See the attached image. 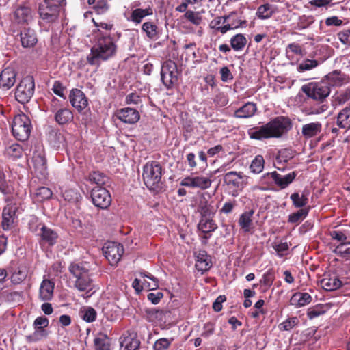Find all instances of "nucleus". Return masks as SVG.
<instances>
[{
	"label": "nucleus",
	"mask_w": 350,
	"mask_h": 350,
	"mask_svg": "<svg viewBox=\"0 0 350 350\" xmlns=\"http://www.w3.org/2000/svg\"><path fill=\"white\" fill-rule=\"evenodd\" d=\"M293 128V121L286 116H278L262 126H254L247 131L250 139L263 140L281 138Z\"/></svg>",
	"instance_id": "f257e3e1"
},
{
	"label": "nucleus",
	"mask_w": 350,
	"mask_h": 350,
	"mask_svg": "<svg viewBox=\"0 0 350 350\" xmlns=\"http://www.w3.org/2000/svg\"><path fill=\"white\" fill-rule=\"evenodd\" d=\"M301 91L317 103L308 108V114H320L329 109L326 98L330 94V88L325 81L310 82L301 87Z\"/></svg>",
	"instance_id": "f03ea898"
},
{
	"label": "nucleus",
	"mask_w": 350,
	"mask_h": 350,
	"mask_svg": "<svg viewBox=\"0 0 350 350\" xmlns=\"http://www.w3.org/2000/svg\"><path fill=\"white\" fill-rule=\"evenodd\" d=\"M117 51V45L113 38L109 35L98 36L95 44L92 47L87 61L92 66H99L100 61H106L113 57Z\"/></svg>",
	"instance_id": "7ed1b4c3"
},
{
	"label": "nucleus",
	"mask_w": 350,
	"mask_h": 350,
	"mask_svg": "<svg viewBox=\"0 0 350 350\" xmlns=\"http://www.w3.org/2000/svg\"><path fill=\"white\" fill-rule=\"evenodd\" d=\"M69 272L75 278L74 286L80 292H84V298L90 297L93 289L92 280L90 274V265L86 262H72L68 267Z\"/></svg>",
	"instance_id": "20e7f679"
},
{
	"label": "nucleus",
	"mask_w": 350,
	"mask_h": 350,
	"mask_svg": "<svg viewBox=\"0 0 350 350\" xmlns=\"http://www.w3.org/2000/svg\"><path fill=\"white\" fill-rule=\"evenodd\" d=\"M162 167L156 161L147 162L143 167L142 178L145 185L150 190H157L161 188Z\"/></svg>",
	"instance_id": "39448f33"
},
{
	"label": "nucleus",
	"mask_w": 350,
	"mask_h": 350,
	"mask_svg": "<svg viewBox=\"0 0 350 350\" xmlns=\"http://www.w3.org/2000/svg\"><path fill=\"white\" fill-rule=\"evenodd\" d=\"M31 122L29 118L24 113H21L14 117L12 124L13 135L18 141L24 142L30 136L31 131Z\"/></svg>",
	"instance_id": "423d86ee"
},
{
	"label": "nucleus",
	"mask_w": 350,
	"mask_h": 350,
	"mask_svg": "<svg viewBox=\"0 0 350 350\" xmlns=\"http://www.w3.org/2000/svg\"><path fill=\"white\" fill-rule=\"evenodd\" d=\"M35 91V82L34 79L31 75H27L23 77L18 84L15 90L16 100L21 103H27Z\"/></svg>",
	"instance_id": "0eeeda50"
},
{
	"label": "nucleus",
	"mask_w": 350,
	"mask_h": 350,
	"mask_svg": "<svg viewBox=\"0 0 350 350\" xmlns=\"http://www.w3.org/2000/svg\"><path fill=\"white\" fill-rule=\"evenodd\" d=\"M178 75L177 65L174 61L168 59L163 63L161 69V79L167 90L173 88L178 83Z\"/></svg>",
	"instance_id": "6e6552de"
},
{
	"label": "nucleus",
	"mask_w": 350,
	"mask_h": 350,
	"mask_svg": "<svg viewBox=\"0 0 350 350\" xmlns=\"http://www.w3.org/2000/svg\"><path fill=\"white\" fill-rule=\"evenodd\" d=\"M65 7L63 5H58L54 2H47L43 0V2L39 4L38 14L40 18L46 23H53L57 21L60 9Z\"/></svg>",
	"instance_id": "1a4fd4ad"
},
{
	"label": "nucleus",
	"mask_w": 350,
	"mask_h": 350,
	"mask_svg": "<svg viewBox=\"0 0 350 350\" xmlns=\"http://www.w3.org/2000/svg\"><path fill=\"white\" fill-rule=\"evenodd\" d=\"M93 204L102 209L107 208L111 203V197L108 190L100 186H95L91 191Z\"/></svg>",
	"instance_id": "9d476101"
},
{
	"label": "nucleus",
	"mask_w": 350,
	"mask_h": 350,
	"mask_svg": "<svg viewBox=\"0 0 350 350\" xmlns=\"http://www.w3.org/2000/svg\"><path fill=\"white\" fill-rule=\"evenodd\" d=\"M31 161L35 173L45 178L48 174L47 162L44 150L41 146L33 151Z\"/></svg>",
	"instance_id": "9b49d317"
},
{
	"label": "nucleus",
	"mask_w": 350,
	"mask_h": 350,
	"mask_svg": "<svg viewBox=\"0 0 350 350\" xmlns=\"http://www.w3.org/2000/svg\"><path fill=\"white\" fill-rule=\"evenodd\" d=\"M105 258L111 265H116L124 253L122 245L116 242H107L103 247Z\"/></svg>",
	"instance_id": "f8f14e48"
},
{
	"label": "nucleus",
	"mask_w": 350,
	"mask_h": 350,
	"mask_svg": "<svg viewBox=\"0 0 350 350\" xmlns=\"http://www.w3.org/2000/svg\"><path fill=\"white\" fill-rule=\"evenodd\" d=\"M212 181L210 178L203 176H187L180 182V185L190 187L199 188L202 190L208 189L211 185Z\"/></svg>",
	"instance_id": "ddd939ff"
},
{
	"label": "nucleus",
	"mask_w": 350,
	"mask_h": 350,
	"mask_svg": "<svg viewBox=\"0 0 350 350\" xmlns=\"http://www.w3.org/2000/svg\"><path fill=\"white\" fill-rule=\"evenodd\" d=\"M69 100L71 105L79 112L88 107V98L84 92L77 88H73L70 91Z\"/></svg>",
	"instance_id": "4468645a"
},
{
	"label": "nucleus",
	"mask_w": 350,
	"mask_h": 350,
	"mask_svg": "<svg viewBox=\"0 0 350 350\" xmlns=\"http://www.w3.org/2000/svg\"><path fill=\"white\" fill-rule=\"evenodd\" d=\"M224 22L226 24L221 30L229 31L239 27H246L247 21L241 19L236 12H231L229 14L224 16Z\"/></svg>",
	"instance_id": "2eb2a0df"
},
{
	"label": "nucleus",
	"mask_w": 350,
	"mask_h": 350,
	"mask_svg": "<svg viewBox=\"0 0 350 350\" xmlns=\"http://www.w3.org/2000/svg\"><path fill=\"white\" fill-rule=\"evenodd\" d=\"M116 116L122 122L130 124L136 123L140 118L139 111L131 107L118 110Z\"/></svg>",
	"instance_id": "dca6fc26"
},
{
	"label": "nucleus",
	"mask_w": 350,
	"mask_h": 350,
	"mask_svg": "<svg viewBox=\"0 0 350 350\" xmlns=\"http://www.w3.org/2000/svg\"><path fill=\"white\" fill-rule=\"evenodd\" d=\"M38 235L40 237V245L47 244L49 246L54 245L57 241V233L45 225H42Z\"/></svg>",
	"instance_id": "f3484780"
},
{
	"label": "nucleus",
	"mask_w": 350,
	"mask_h": 350,
	"mask_svg": "<svg viewBox=\"0 0 350 350\" xmlns=\"http://www.w3.org/2000/svg\"><path fill=\"white\" fill-rule=\"evenodd\" d=\"M33 19V10L29 6L22 5L14 12V21L19 25H26Z\"/></svg>",
	"instance_id": "a211bd4d"
},
{
	"label": "nucleus",
	"mask_w": 350,
	"mask_h": 350,
	"mask_svg": "<svg viewBox=\"0 0 350 350\" xmlns=\"http://www.w3.org/2000/svg\"><path fill=\"white\" fill-rule=\"evenodd\" d=\"M275 183L281 189L286 188L295 179L297 172L293 171L285 176H282L276 171L272 172L268 174Z\"/></svg>",
	"instance_id": "6ab92c4d"
},
{
	"label": "nucleus",
	"mask_w": 350,
	"mask_h": 350,
	"mask_svg": "<svg viewBox=\"0 0 350 350\" xmlns=\"http://www.w3.org/2000/svg\"><path fill=\"white\" fill-rule=\"evenodd\" d=\"M196 268L202 273L208 271L212 267L211 257L205 250H200L196 256Z\"/></svg>",
	"instance_id": "aec40b11"
},
{
	"label": "nucleus",
	"mask_w": 350,
	"mask_h": 350,
	"mask_svg": "<svg viewBox=\"0 0 350 350\" xmlns=\"http://www.w3.org/2000/svg\"><path fill=\"white\" fill-rule=\"evenodd\" d=\"M16 211V207L12 204H8L3 208L1 222L3 230H8L12 227L15 218Z\"/></svg>",
	"instance_id": "412c9836"
},
{
	"label": "nucleus",
	"mask_w": 350,
	"mask_h": 350,
	"mask_svg": "<svg viewBox=\"0 0 350 350\" xmlns=\"http://www.w3.org/2000/svg\"><path fill=\"white\" fill-rule=\"evenodd\" d=\"M243 177L242 172L230 171L225 174L224 176V181L228 186L241 190L243 187L241 182Z\"/></svg>",
	"instance_id": "4be33fe9"
},
{
	"label": "nucleus",
	"mask_w": 350,
	"mask_h": 350,
	"mask_svg": "<svg viewBox=\"0 0 350 350\" xmlns=\"http://www.w3.org/2000/svg\"><path fill=\"white\" fill-rule=\"evenodd\" d=\"M257 105L253 102H247L237 109L233 116L236 118H249L255 115L257 111Z\"/></svg>",
	"instance_id": "5701e85b"
},
{
	"label": "nucleus",
	"mask_w": 350,
	"mask_h": 350,
	"mask_svg": "<svg viewBox=\"0 0 350 350\" xmlns=\"http://www.w3.org/2000/svg\"><path fill=\"white\" fill-rule=\"evenodd\" d=\"M16 72L12 68H5L0 74V86L10 89L16 82Z\"/></svg>",
	"instance_id": "b1692460"
},
{
	"label": "nucleus",
	"mask_w": 350,
	"mask_h": 350,
	"mask_svg": "<svg viewBox=\"0 0 350 350\" xmlns=\"http://www.w3.org/2000/svg\"><path fill=\"white\" fill-rule=\"evenodd\" d=\"M55 284L48 279H44L39 289V298L42 301H50L53 296Z\"/></svg>",
	"instance_id": "393cba45"
},
{
	"label": "nucleus",
	"mask_w": 350,
	"mask_h": 350,
	"mask_svg": "<svg viewBox=\"0 0 350 350\" xmlns=\"http://www.w3.org/2000/svg\"><path fill=\"white\" fill-rule=\"evenodd\" d=\"M37 37L34 30L30 28L24 29L21 32V45L24 48H31L37 43Z\"/></svg>",
	"instance_id": "a878e982"
},
{
	"label": "nucleus",
	"mask_w": 350,
	"mask_h": 350,
	"mask_svg": "<svg viewBox=\"0 0 350 350\" xmlns=\"http://www.w3.org/2000/svg\"><path fill=\"white\" fill-rule=\"evenodd\" d=\"M10 273V280L14 284H19L24 281L27 275V271L25 266L12 267L9 269Z\"/></svg>",
	"instance_id": "bb28decb"
},
{
	"label": "nucleus",
	"mask_w": 350,
	"mask_h": 350,
	"mask_svg": "<svg viewBox=\"0 0 350 350\" xmlns=\"http://www.w3.org/2000/svg\"><path fill=\"white\" fill-rule=\"evenodd\" d=\"M321 130L322 124L321 122H310L303 125L301 133L305 138L310 139L319 134L321 132Z\"/></svg>",
	"instance_id": "cd10ccee"
},
{
	"label": "nucleus",
	"mask_w": 350,
	"mask_h": 350,
	"mask_svg": "<svg viewBox=\"0 0 350 350\" xmlns=\"http://www.w3.org/2000/svg\"><path fill=\"white\" fill-rule=\"evenodd\" d=\"M54 113V119L59 125L68 124L72 122L74 118L72 111L67 107H64Z\"/></svg>",
	"instance_id": "c85d7f7f"
},
{
	"label": "nucleus",
	"mask_w": 350,
	"mask_h": 350,
	"mask_svg": "<svg viewBox=\"0 0 350 350\" xmlns=\"http://www.w3.org/2000/svg\"><path fill=\"white\" fill-rule=\"evenodd\" d=\"M203 234H208L215 231L218 226L212 217H201L197 226Z\"/></svg>",
	"instance_id": "c756f323"
},
{
	"label": "nucleus",
	"mask_w": 350,
	"mask_h": 350,
	"mask_svg": "<svg viewBox=\"0 0 350 350\" xmlns=\"http://www.w3.org/2000/svg\"><path fill=\"white\" fill-rule=\"evenodd\" d=\"M254 213L253 210H250L243 213L239 217V225L245 232H249L253 227L252 216Z\"/></svg>",
	"instance_id": "7c9ffc66"
},
{
	"label": "nucleus",
	"mask_w": 350,
	"mask_h": 350,
	"mask_svg": "<svg viewBox=\"0 0 350 350\" xmlns=\"http://www.w3.org/2000/svg\"><path fill=\"white\" fill-rule=\"evenodd\" d=\"M338 127L348 130L350 129V105L342 109L336 118Z\"/></svg>",
	"instance_id": "2f4dec72"
},
{
	"label": "nucleus",
	"mask_w": 350,
	"mask_h": 350,
	"mask_svg": "<svg viewBox=\"0 0 350 350\" xmlns=\"http://www.w3.org/2000/svg\"><path fill=\"white\" fill-rule=\"evenodd\" d=\"M344 75L340 70H334L329 74H327L325 77V79L323 81H325L326 83L328 84L329 87L330 86H340L345 82Z\"/></svg>",
	"instance_id": "473e14b6"
},
{
	"label": "nucleus",
	"mask_w": 350,
	"mask_h": 350,
	"mask_svg": "<svg viewBox=\"0 0 350 350\" xmlns=\"http://www.w3.org/2000/svg\"><path fill=\"white\" fill-rule=\"evenodd\" d=\"M322 287L327 291H335L342 286V282L336 276H325L321 280Z\"/></svg>",
	"instance_id": "72a5a7b5"
},
{
	"label": "nucleus",
	"mask_w": 350,
	"mask_h": 350,
	"mask_svg": "<svg viewBox=\"0 0 350 350\" xmlns=\"http://www.w3.org/2000/svg\"><path fill=\"white\" fill-rule=\"evenodd\" d=\"M312 300L310 295L308 293L297 292L293 295L290 302L295 307H301L309 304Z\"/></svg>",
	"instance_id": "f704fd0d"
},
{
	"label": "nucleus",
	"mask_w": 350,
	"mask_h": 350,
	"mask_svg": "<svg viewBox=\"0 0 350 350\" xmlns=\"http://www.w3.org/2000/svg\"><path fill=\"white\" fill-rule=\"evenodd\" d=\"M96 350H110V339L105 334L100 332L94 340Z\"/></svg>",
	"instance_id": "c9c22d12"
},
{
	"label": "nucleus",
	"mask_w": 350,
	"mask_h": 350,
	"mask_svg": "<svg viewBox=\"0 0 350 350\" xmlns=\"http://www.w3.org/2000/svg\"><path fill=\"white\" fill-rule=\"evenodd\" d=\"M53 193L51 190L46 187H40L37 188L33 193V198L37 202H42L51 198Z\"/></svg>",
	"instance_id": "e433bc0d"
},
{
	"label": "nucleus",
	"mask_w": 350,
	"mask_h": 350,
	"mask_svg": "<svg viewBox=\"0 0 350 350\" xmlns=\"http://www.w3.org/2000/svg\"><path fill=\"white\" fill-rule=\"evenodd\" d=\"M151 14H152V10L150 8L145 9L137 8L131 12V20L133 23L139 24L144 17Z\"/></svg>",
	"instance_id": "4c0bfd02"
},
{
	"label": "nucleus",
	"mask_w": 350,
	"mask_h": 350,
	"mask_svg": "<svg viewBox=\"0 0 350 350\" xmlns=\"http://www.w3.org/2000/svg\"><path fill=\"white\" fill-rule=\"evenodd\" d=\"M34 332L26 336L27 341L29 342H36L42 339L46 338L49 336V332L46 329L40 327H33Z\"/></svg>",
	"instance_id": "58836bf2"
},
{
	"label": "nucleus",
	"mask_w": 350,
	"mask_h": 350,
	"mask_svg": "<svg viewBox=\"0 0 350 350\" xmlns=\"http://www.w3.org/2000/svg\"><path fill=\"white\" fill-rule=\"evenodd\" d=\"M231 47L235 51H242L247 44L246 38L241 33L236 34L230 40Z\"/></svg>",
	"instance_id": "ea45409f"
},
{
	"label": "nucleus",
	"mask_w": 350,
	"mask_h": 350,
	"mask_svg": "<svg viewBox=\"0 0 350 350\" xmlns=\"http://www.w3.org/2000/svg\"><path fill=\"white\" fill-rule=\"evenodd\" d=\"M198 211L201 217H212L214 215V213L211 211V206L208 204L207 200L204 197L200 200Z\"/></svg>",
	"instance_id": "a19ab883"
},
{
	"label": "nucleus",
	"mask_w": 350,
	"mask_h": 350,
	"mask_svg": "<svg viewBox=\"0 0 350 350\" xmlns=\"http://www.w3.org/2000/svg\"><path fill=\"white\" fill-rule=\"evenodd\" d=\"M107 180V176H106L103 173L96 171L90 173L88 177V180L91 183L95 184L96 186L100 187L105 185Z\"/></svg>",
	"instance_id": "79ce46f5"
},
{
	"label": "nucleus",
	"mask_w": 350,
	"mask_h": 350,
	"mask_svg": "<svg viewBox=\"0 0 350 350\" xmlns=\"http://www.w3.org/2000/svg\"><path fill=\"white\" fill-rule=\"evenodd\" d=\"M14 187L9 185L6 180V176L3 168L0 167V191L5 196H9L13 193Z\"/></svg>",
	"instance_id": "37998d69"
},
{
	"label": "nucleus",
	"mask_w": 350,
	"mask_h": 350,
	"mask_svg": "<svg viewBox=\"0 0 350 350\" xmlns=\"http://www.w3.org/2000/svg\"><path fill=\"white\" fill-rule=\"evenodd\" d=\"M5 153L8 157L16 160L23 156V149L18 144H14L6 148Z\"/></svg>",
	"instance_id": "c03bdc74"
},
{
	"label": "nucleus",
	"mask_w": 350,
	"mask_h": 350,
	"mask_svg": "<svg viewBox=\"0 0 350 350\" xmlns=\"http://www.w3.org/2000/svg\"><path fill=\"white\" fill-rule=\"evenodd\" d=\"M273 13L272 6L269 3H265L258 8L256 15L258 18L265 20L271 17Z\"/></svg>",
	"instance_id": "a18cd8bd"
},
{
	"label": "nucleus",
	"mask_w": 350,
	"mask_h": 350,
	"mask_svg": "<svg viewBox=\"0 0 350 350\" xmlns=\"http://www.w3.org/2000/svg\"><path fill=\"white\" fill-rule=\"evenodd\" d=\"M80 316L83 320L88 323H92L96 321L97 312L92 307L83 308L80 310Z\"/></svg>",
	"instance_id": "49530a36"
},
{
	"label": "nucleus",
	"mask_w": 350,
	"mask_h": 350,
	"mask_svg": "<svg viewBox=\"0 0 350 350\" xmlns=\"http://www.w3.org/2000/svg\"><path fill=\"white\" fill-rule=\"evenodd\" d=\"M350 100V87L337 92L334 96V103L336 105H342Z\"/></svg>",
	"instance_id": "de8ad7c7"
},
{
	"label": "nucleus",
	"mask_w": 350,
	"mask_h": 350,
	"mask_svg": "<svg viewBox=\"0 0 350 350\" xmlns=\"http://www.w3.org/2000/svg\"><path fill=\"white\" fill-rule=\"evenodd\" d=\"M334 252L340 257L348 258L350 257V242L340 243L336 246Z\"/></svg>",
	"instance_id": "09e8293b"
},
{
	"label": "nucleus",
	"mask_w": 350,
	"mask_h": 350,
	"mask_svg": "<svg viewBox=\"0 0 350 350\" xmlns=\"http://www.w3.org/2000/svg\"><path fill=\"white\" fill-rule=\"evenodd\" d=\"M314 22V18L313 16L302 15L299 17L295 28L297 30H303L309 27Z\"/></svg>",
	"instance_id": "8fccbe9b"
},
{
	"label": "nucleus",
	"mask_w": 350,
	"mask_h": 350,
	"mask_svg": "<svg viewBox=\"0 0 350 350\" xmlns=\"http://www.w3.org/2000/svg\"><path fill=\"white\" fill-rule=\"evenodd\" d=\"M299 323V320L297 317H289L278 325L280 331H290Z\"/></svg>",
	"instance_id": "3c124183"
},
{
	"label": "nucleus",
	"mask_w": 350,
	"mask_h": 350,
	"mask_svg": "<svg viewBox=\"0 0 350 350\" xmlns=\"http://www.w3.org/2000/svg\"><path fill=\"white\" fill-rule=\"evenodd\" d=\"M184 18L196 26H199L202 22V17L199 12L187 10L183 15Z\"/></svg>",
	"instance_id": "603ef678"
},
{
	"label": "nucleus",
	"mask_w": 350,
	"mask_h": 350,
	"mask_svg": "<svg viewBox=\"0 0 350 350\" xmlns=\"http://www.w3.org/2000/svg\"><path fill=\"white\" fill-rule=\"evenodd\" d=\"M265 160L262 155H257L252 161L250 168L255 174L260 173L264 168Z\"/></svg>",
	"instance_id": "864d4df0"
},
{
	"label": "nucleus",
	"mask_w": 350,
	"mask_h": 350,
	"mask_svg": "<svg viewBox=\"0 0 350 350\" xmlns=\"http://www.w3.org/2000/svg\"><path fill=\"white\" fill-rule=\"evenodd\" d=\"M293 157L292 150L288 148L282 149L278 152L276 162L278 165L287 163Z\"/></svg>",
	"instance_id": "5fc2aeb1"
},
{
	"label": "nucleus",
	"mask_w": 350,
	"mask_h": 350,
	"mask_svg": "<svg viewBox=\"0 0 350 350\" xmlns=\"http://www.w3.org/2000/svg\"><path fill=\"white\" fill-rule=\"evenodd\" d=\"M224 16H217L213 18L209 23V27L212 29H214L216 32H220L222 34L226 33V31L221 30L224 27V25L226 24L224 22Z\"/></svg>",
	"instance_id": "6e6d98bb"
},
{
	"label": "nucleus",
	"mask_w": 350,
	"mask_h": 350,
	"mask_svg": "<svg viewBox=\"0 0 350 350\" xmlns=\"http://www.w3.org/2000/svg\"><path fill=\"white\" fill-rule=\"evenodd\" d=\"M290 198L293 202V206L296 208H302L305 206L308 201L307 197L304 194H302L300 196L298 193H292Z\"/></svg>",
	"instance_id": "4d7b16f0"
},
{
	"label": "nucleus",
	"mask_w": 350,
	"mask_h": 350,
	"mask_svg": "<svg viewBox=\"0 0 350 350\" xmlns=\"http://www.w3.org/2000/svg\"><path fill=\"white\" fill-rule=\"evenodd\" d=\"M308 213V211L305 208L299 209L297 212L293 213L288 216V222L291 224H298L307 216Z\"/></svg>",
	"instance_id": "13d9d810"
},
{
	"label": "nucleus",
	"mask_w": 350,
	"mask_h": 350,
	"mask_svg": "<svg viewBox=\"0 0 350 350\" xmlns=\"http://www.w3.org/2000/svg\"><path fill=\"white\" fill-rule=\"evenodd\" d=\"M318 65L317 60L306 59L298 65L297 70L300 72L308 71L316 68Z\"/></svg>",
	"instance_id": "bf43d9fd"
},
{
	"label": "nucleus",
	"mask_w": 350,
	"mask_h": 350,
	"mask_svg": "<svg viewBox=\"0 0 350 350\" xmlns=\"http://www.w3.org/2000/svg\"><path fill=\"white\" fill-rule=\"evenodd\" d=\"M275 280V274L272 269H269L266 271L260 280V284L265 286L266 288H269L271 286Z\"/></svg>",
	"instance_id": "052dcab7"
},
{
	"label": "nucleus",
	"mask_w": 350,
	"mask_h": 350,
	"mask_svg": "<svg viewBox=\"0 0 350 350\" xmlns=\"http://www.w3.org/2000/svg\"><path fill=\"white\" fill-rule=\"evenodd\" d=\"M62 196L65 200L71 202H78L79 200L81 198L78 191L74 189H66L63 192Z\"/></svg>",
	"instance_id": "680f3d73"
},
{
	"label": "nucleus",
	"mask_w": 350,
	"mask_h": 350,
	"mask_svg": "<svg viewBox=\"0 0 350 350\" xmlns=\"http://www.w3.org/2000/svg\"><path fill=\"white\" fill-rule=\"evenodd\" d=\"M174 339L161 338L157 340L153 345V350H167L169 349L170 345L173 342Z\"/></svg>",
	"instance_id": "e2e57ef3"
},
{
	"label": "nucleus",
	"mask_w": 350,
	"mask_h": 350,
	"mask_svg": "<svg viewBox=\"0 0 350 350\" xmlns=\"http://www.w3.org/2000/svg\"><path fill=\"white\" fill-rule=\"evenodd\" d=\"M142 29L150 38H154L157 35V27L152 22H145Z\"/></svg>",
	"instance_id": "0e129e2a"
},
{
	"label": "nucleus",
	"mask_w": 350,
	"mask_h": 350,
	"mask_svg": "<svg viewBox=\"0 0 350 350\" xmlns=\"http://www.w3.org/2000/svg\"><path fill=\"white\" fill-rule=\"evenodd\" d=\"M122 345L124 346L123 350H137L140 345V341L137 338H126Z\"/></svg>",
	"instance_id": "69168bd1"
},
{
	"label": "nucleus",
	"mask_w": 350,
	"mask_h": 350,
	"mask_svg": "<svg viewBox=\"0 0 350 350\" xmlns=\"http://www.w3.org/2000/svg\"><path fill=\"white\" fill-rule=\"evenodd\" d=\"M215 323L211 321L206 322L203 325L201 336L204 338H208L215 334Z\"/></svg>",
	"instance_id": "338daca9"
},
{
	"label": "nucleus",
	"mask_w": 350,
	"mask_h": 350,
	"mask_svg": "<svg viewBox=\"0 0 350 350\" xmlns=\"http://www.w3.org/2000/svg\"><path fill=\"white\" fill-rule=\"evenodd\" d=\"M5 299L7 301L12 303H19L23 300L22 291H12L7 293L5 295Z\"/></svg>",
	"instance_id": "774afa93"
}]
</instances>
